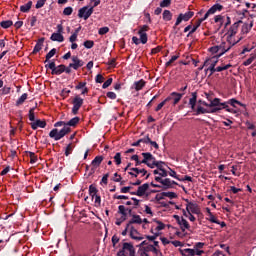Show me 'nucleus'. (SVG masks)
<instances>
[{"mask_svg": "<svg viewBox=\"0 0 256 256\" xmlns=\"http://www.w3.org/2000/svg\"><path fill=\"white\" fill-rule=\"evenodd\" d=\"M71 131V127L64 126L60 131L57 128H54L50 131L49 137L51 139H54V141H60V139H63L65 135H69V132Z\"/></svg>", "mask_w": 256, "mask_h": 256, "instance_id": "nucleus-1", "label": "nucleus"}, {"mask_svg": "<svg viewBox=\"0 0 256 256\" xmlns=\"http://www.w3.org/2000/svg\"><path fill=\"white\" fill-rule=\"evenodd\" d=\"M116 256H135V246L129 242H124L122 249L117 252Z\"/></svg>", "mask_w": 256, "mask_h": 256, "instance_id": "nucleus-2", "label": "nucleus"}, {"mask_svg": "<svg viewBox=\"0 0 256 256\" xmlns=\"http://www.w3.org/2000/svg\"><path fill=\"white\" fill-rule=\"evenodd\" d=\"M217 63H219V58L213 56L212 58L206 59L204 62V67H208L207 71H210V77L217 71Z\"/></svg>", "mask_w": 256, "mask_h": 256, "instance_id": "nucleus-3", "label": "nucleus"}, {"mask_svg": "<svg viewBox=\"0 0 256 256\" xmlns=\"http://www.w3.org/2000/svg\"><path fill=\"white\" fill-rule=\"evenodd\" d=\"M45 69H51V75H62V73H65V64L56 66L55 61H52L45 65Z\"/></svg>", "mask_w": 256, "mask_h": 256, "instance_id": "nucleus-4", "label": "nucleus"}, {"mask_svg": "<svg viewBox=\"0 0 256 256\" xmlns=\"http://www.w3.org/2000/svg\"><path fill=\"white\" fill-rule=\"evenodd\" d=\"M193 15H195V12H193V11H188L184 14L180 13L178 15V18L176 19L173 29H177V27H179V25H181V23H183V21H185V22L189 21V19H191L193 17Z\"/></svg>", "mask_w": 256, "mask_h": 256, "instance_id": "nucleus-5", "label": "nucleus"}, {"mask_svg": "<svg viewBox=\"0 0 256 256\" xmlns=\"http://www.w3.org/2000/svg\"><path fill=\"white\" fill-rule=\"evenodd\" d=\"M241 39H243V37H240L236 42L234 43H230L227 46L226 42H222L219 47H220V53L216 55V57L219 59V57H223V55H225V53H227L228 51H231V47L237 45V43H239V41H241Z\"/></svg>", "mask_w": 256, "mask_h": 256, "instance_id": "nucleus-6", "label": "nucleus"}, {"mask_svg": "<svg viewBox=\"0 0 256 256\" xmlns=\"http://www.w3.org/2000/svg\"><path fill=\"white\" fill-rule=\"evenodd\" d=\"M84 100L81 98V96L76 95L72 100V114L77 115L79 113V109L83 107Z\"/></svg>", "mask_w": 256, "mask_h": 256, "instance_id": "nucleus-7", "label": "nucleus"}, {"mask_svg": "<svg viewBox=\"0 0 256 256\" xmlns=\"http://www.w3.org/2000/svg\"><path fill=\"white\" fill-rule=\"evenodd\" d=\"M209 107H222V109H225L228 113H233V109L229 108V105H227L226 102H221L220 98H214L211 100Z\"/></svg>", "mask_w": 256, "mask_h": 256, "instance_id": "nucleus-8", "label": "nucleus"}, {"mask_svg": "<svg viewBox=\"0 0 256 256\" xmlns=\"http://www.w3.org/2000/svg\"><path fill=\"white\" fill-rule=\"evenodd\" d=\"M91 15H93V7L89 8V6H84L78 11L79 19H84L85 21H87Z\"/></svg>", "mask_w": 256, "mask_h": 256, "instance_id": "nucleus-9", "label": "nucleus"}, {"mask_svg": "<svg viewBox=\"0 0 256 256\" xmlns=\"http://www.w3.org/2000/svg\"><path fill=\"white\" fill-rule=\"evenodd\" d=\"M147 191H149V183H144L138 187L137 191L130 192V195H136L137 197H145Z\"/></svg>", "mask_w": 256, "mask_h": 256, "instance_id": "nucleus-10", "label": "nucleus"}, {"mask_svg": "<svg viewBox=\"0 0 256 256\" xmlns=\"http://www.w3.org/2000/svg\"><path fill=\"white\" fill-rule=\"evenodd\" d=\"M186 211L188 215H191V213H193L194 215L201 214V209L199 208V205L193 202H189V204L186 205Z\"/></svg>", "mask_w": 256, "mask_h": 256, "instance_id": "nucleus-11", "label": "nucleus"}, {"mask_svg": "<svg viewBox=\"0 0 256 256\" xmlns=\"http://www.w3.org/2000/svg\"><path fill=\"white\" fill-rule=\"evenodd\" d=\"M72 63L69 64V67H72L74 71H77L78 69H81L83 65H85V62L81 59H79V56H72Z\"/></svg>", "mask_w": 256, "mask_h": 256, "instance_id": "nucleus-12", "label": "nucleus"}, {"mask_svg": "<svg viewBox=\"0 0 256 256\" xmlns=\"http://www.w3.org/2000/svg\"><path fill=\"white\" fill-rule=\"evenodd\" d=\"M183 95H185V93H177V92H172L166 99L165 101H173V105H177V103H179V101H181V99H183Z\"/></svg>", "mask_w": 256, "mask_h": 256, "instance_id": "nucleus-13", "label": "nucleus"}, {"mask_svg": "<svg viewBox=\"0 0 256 256\" xmlns=\"http://www.w3.org/2000/svg\"><path fill=\"white\" fill-rule=\"evenodd\" d=\"M31 128L33 129V131H37V129H45V127H47V122L45 120H36L34 122L30 123Z\"/></svg>", "mask_w": 256, "mask_h": 256, "instance_id": "nucleus-14", "label": "nucleus"}, {"mask_svg": "<svg viewBox=\"0 0 256 256\" xmlns=\"http://www.w3.org/2000/svg\"><path fill=\"white\" fill-rule=\"evenodd\" d=\"M243 23V20H239L235 22L228 30L229 37H234V35H237V32L239 31V25Z\"/></svg>", "mask_w": 256, "mask_h": 256, "instance_id": "nucleus-15", "label": "nucleus"}, {"mask_svg": "<svg viewBox=\"0 0 256 256\" xmlns=\"http://www.w3.org/2000/svg\"><path fill=\"white\" fill-rule=\"evenodd\" d=\"M130 171L133 172H128V175H131V177H134L135 179H137V177L140 175V173H142V177H145V175L147 174V171L145 170V168L143 169H139L137 167L135 168H130Z\"/></svg>", "mask_w": 256, "mask_h": 256, "instance_id": "nucleus-16", "label": "nucleus"}, {"mask_svg": "<svg viewBox=\"0 0 256 256\" xmlns=\"http://www.w3.org/2000/svg\"><path fill=\"white\" fill-rule=\"evenodd\" d=\"M130 237L134 239V241H143V236L135 229V226H130Z\"/></svg>", "mask_w": 256, "mask_h": 256, "instance_id": "nucleus-17", "label": "nucleus"}, {"mask_svg": "<svg viewBox=\"0 0 256 256\" xmlns=\"http://www.w3.org/2000/svg\"><path fill=\"white\" fill-rule=\"evenodd\" d=\"M143 223V219H141L140 215L133 214L132 219L128 222V225L133 226V225H141Z\"/></svg>", "mask_w": 256, "mask_h": 256, "instance_id": "nucleus-18", "label": "nucleus"}, {"mask_svg": "<svg viewBox=\"0 0 256 256\" xmlns=\"http://www.w3.org/2000/svg\"><path fill=\"white\" fill-rule=\"evenodd\" d=\"M45 42V38H40L36 45L34 46V49L32 51L33 55H37L41 49H43V43Z\"/></svg>", "mask_w": 256, "mask_h": 256, "instance_id": "nucleus-19", "label": "nucleus"}, {"mask_svg": "<svg viewBox=\"0 0 256 256\" xmlns=\"http://www.w3.org/2000/svg\"><path fill=\"white\" fill-rule=\"evenodd\" d=\"M50 40L57 41L58 43H63V41H65V37L63 36V34L54 32V33H52Z\"/></svg>", "mask_w": 256, "mask_h": 256, "instance_id": "nucleus-20", "label": "nucleus"}, {"mask_svg": "<svg viewBox=\"0 0 256 256\" xmlns=\"http://www.w3.org/2000/svg\"><path fill=\"white\" fill-rule=\"evenodd\" d=\"M226 103H227V105H231L232 107H237L236 105H239L240 107H244V109H246V107H247V105L241 103L240 101H238L235 98H231Z\"/></svg>", "mask_w": 256, "mask_h": 256, "instance_id": "nucleus-21", "label": "nucleus"}, {"mask_svg": "<svg viewBox=\"0 0 256 256\" xmlns=\"http://www.w3.org/2000/svg\"><path fill=\"white\" fill-rule=\"evenodd\" d=\"M251 29H253V21H250V24L244 23L241 28V33H243V35H247Z\"/></svg>", "mask_w": 256, "mask_h": 256, "instance_id": "nucleus-22", "label": "nucleus"}, {"mask_svg": "<svg viewBox=\"0 0 256 256\" xmlns=\"http://www.w3.org/2000/svg\"><path fill=\"white\" fill-rule=\"evenodd\" d=\"M142 157H144V159L142 160V163L144 165H147L149 163L150 159H155V156H153V154H151V152H143Z\"/></svg>", "mask_w": 256, "mask_h": 256, "instance_id": "nucleus-23", "label": "nucleus"}, {"mask_svg": "<svg viewBox=\"0 0 256 256\" xmlns=\"http://www.w3.org/2000/svg\"><path fill=\"white\" fill-rule=\"evenodd\" d=\"M192 97L189 99V105L191 106V109L195 110V105H197V92H192Z\"/></svg>", "mask_w": 256, "mask_h": 256, "instance_id": "nucleus-24", "label": "nucleus"}, {"mask_svg": "<svg viewBox=\"0 0 256 256\" xmlns=\"http://www.w3.org/2000/svg\"><path fill=\"white\" fill-rule=\"evenodd\" d=\"M31 7H33V1H28L27 4L20 6V11L22 13H29Z\"/></svg>", "mask_w": 256, "mask_h": 256, "instance_id": "nucleus-25", "label": "nucleus"}, {"mask_svg": "<svg viewBox=\"0 0 256 256\" xmlns=\"http://www.w3.org/2000/svg\"><path fill=\"white\" fill-rule=\"evenodd\" d=\"M103 156H96L92 162L91 165L97 169V167H99L101 165V163H103Z\"/></svg>", "mask_w": 256, "mask_h": 256, "instance_id": "nucleus-26", "label": "nucleus"}, {"mask_svg": "<svg viewBox=\"0 0 256 256\" xmlns=\"http://www.w3.org/2000/svg\"><path fill=\"white\" fill-rule=\"evenodd\" d=\"M118 213L120 215H122V217L120 219L122 223H123V221L127 220V212L125 211V206H123V205L118 206Z\"/></svg>", "mask_w": 256, "mask_h": 256, "instance_id": "nucleus-27", "label": "nucleus"}, {"mask_svg": "<svg viewBox=\"0 0 256 256\" xmlns=\"http://www.w3.org/2000/svg\"><path fill=\"white\" fill-rule=\"evenodd\" d=\"M178 225H180L181 231L183 232H185V229H191V225H189V222L183 217H181V221Z\"/></svg>", "mask_w": 256, "mask_h": 256, "instance_id": "nucleus-28", "label": "nucleus"}, {"mask_svg": "<svg viewBox=\"0 0 256 256\" xmlns=\"http://www.w3.org/2000/svg\"><path fill=\"white\" fill-rule=\"evenodd\" d=\"M201 23H203L202 20L198 19L196 24L192 26L191 31H189V33L187 34V37H193V33H195V31H197V29L201 27Z\"/></svg>", "mask_w": 256, "mask_h": 256, "instance_id": "nucleus-29", "label": "nucleus"}, {"mask_svg": "<svg viewBox=\"0 0 256 256\" xmlns=\"http://www.w3.org/2000/svg\"><path fill=\"white\" fill-rule=\"evenodd\" d=\"M81 121V118L74 117L70 121L66 122V127H77V124Z\"/></svg>", "mask_w": 256, "mask_h": 256, "instance_id": "nucleus-30", "label": "nucleus"}, {"mask_svg": "<svg viewBox=\"0 0 256 256\" xmlns=\"http://www.w3.org/2000/svg\"><path fill=\"white\" fill-rule=\"evenodd\" d=\"M217 11H223V5H221V4H214L209 9V13H211L212 15H215V13H217Z\"/></svg>", "mask_w": 256, "mask_h": 256, "instance_id": "nucleus-31", "label": "nucleus"}, {"mask_svg": "<svg viewBox=\"0 0 256 256\" xmlns=\"http://www.w3.org/2000/svg\"><path fill=\"white\" fill-rule=\"evenodd\" d=\"M135 91H141L143 87H145V80L141 79L139 81L134 82Z\"/></svg>", "mask_w": 256, "mask_h": 256, "instance_id": "nucleus-32", "label": "nucleus"}, {"mask_svg": "<svg viewBox=\"0 0 256 256\" xmlns=\"http://www.w3.org/2000/svg\"><path fill=\"white\" fill-rule=\"evenodd\" d=\"M73 149H75V145H73V143H69L65 148L64 155L69 157V155L73 153Z\"/></svg>", "mask_w": 256, "mask_h": 256, "instance_id": "nucleus-33", "label": "nucleus"}, {"mask_svg": "<svg viewBox=\"0 0 256 256\" xmlns=\"http://www.w3.org/2000/svg\"><path fill=\"white\" fill-rule=\"evenodd\" d=\"M28 94L24 93L21 95V97L18 98L16 101V107H19L20 105H23L25 101H27Z\"/></svg>", "mask_w": 256, "mask_h": 256, "instance_id": "nucleus-34", "label": "nucleus"}, {"mask_svg": "<svg viewBox=\"0 0 256 256\" xmlns=\"http://www.w3.org/2000/svg\"><path fill=\"white\" fill-rule=\"evenodd\" d=\"M57 54V49L53 48L49 51V53L46 54V60L44 61V63H49V60L52 57H55V55Z\"/></svg>", "mask_w": 256, "mask_h": 256, "instance_id": "nucleus-35", "label": "nucleus"}, {"mask_svg": "<svg viewBox=\"0 0 256 256\" xmlns=\"http://www.w3.org/2000/svg\"><path fill=\"white\" fill-rule=\"evenodd\" d=\"M161 185H163V189H165V190L173 189V186H171V179H169V178L163 179Z\"/></svg>", "mask_w": 256, "mask_h": 256, "instance_id": "nucleus-36", "label": "nucleus"}, {"mask_svg": "<svg viewBox=\"0 0 256 256\" xmlns=\"http://www.w3.org/2000/svg\"><path fill=\"white\" fill-rule=\"evenodd\" d=\"M162 17L164 21H171V19H173V13L169 10H164Z\"/></svg>", "mask_w": 256, "mask_h": 256, "instance_id": "nucleus-37", "label": "nucleus"}, {"mask_svg": "<svg viewBox=\"0 0 256 256\" xmlns=\"http://www.w3.org/2000/svg\"><path fill=\"white\" fill-rule=\"evenodd\" d=\"M97 193H99V190L97 189V187H95L94 185H90L89 186L90 197H92V199H95V195H97Z\"/></svg>", "mask_w": 256, "mask_h": 256, "instance_id": "nucleus-38", "label": "nucleus"}, {"mask_svg": "<svg viewBox=\"0 0 256 256\" xmlns=\"http://www.w3.org/2000/svg\"><path fill=\"white\" fill-rule=\"evenodd\" d=\"M26 153H27L28 157H30V163L32 165L37 163L38 158H37V155H35V152L28 151Z\"/></svg>", "mask_w": 256, "mask_h": 256, "instance_id": "nucleus-39", "label": "nucleus"}, {"mask_svg": "<svg viewBox=\"0 0 256 256\" xmlns=\"http://www.w3.org/2000/svg\"><path fill=\"white\" fill-rule=\"evenodd\" d=\"M195 249H191V248H186L184 250H182V255L184 256H195Z\"/></svg>", "mask_w": 256, "mask_h": 256, "instance_id": "nucleus-40", "label": "nucleus"}, {"mask_svg": "<svg viewBox=\"0 0 256 256\" xmlns=\"http://www.w3.org/2000/svg\"><path fill=\"white\" fill-rule=\"evenodd\" d=\"M12 25H13V21L11 20L0 22V27H2V29H9V27H12Z\"/></svg>", "mask_w": 256, "mask_h": 256, "instance_id": "nucleus-41", "label": "nucleus"}, {"mask_svg": "<svg viewBox=\"0 0 256 256\" xmlns=\"http://www.w3.org/2000/svg\"><path fill=\"white\" fill-rule=\"evenodd\" d=\"M204 113H211L210 110L203 108L202 106H198L196 109L195 115H204Z\"/></svg>", "mask_w": 256, "mask_h": 256, "instance_id": "nucleus-42", "label": "nucleus"}, {"mask_svg": "<svg viewBox=\"0 0 256 256\" xmlns=\"http://www.w3.org/2000/svg\"><path fill=\"white\" fill-rule=\"evenodd\" d=\"M85 49H93V47H95V42L93 40H86L83 43Z\"/></svg>", "mask_w": 256, "mask_h": 256, "instance_id": "nucleus-43", "label": "nucleus"}, {"mask_svg": "<svg viewBox=\"0 0 256 256\" xmlns=\"http://www.w3.org/2000/svg\"><path fill=\"white\" fill-rule=\"evenodd\" d=\"M138 35L140 36V43H142V45H146L148 41L147 33H138Z\"/></svg>", "mask_w": 256, "mask_h": 256, "instance_id": "nucleus-44", "label": "nucleus"}, {"mask_svg": "<svg viewBox=\"0 0 256 256\" xmlns=\"http://www.w3.org/2000/svg\"><path fill=\"white\" fill-rule=\"evenodd\" d=\"M231 67H233V65H231V64H227L224 66H218V67H216V71L218 73H221V71H227V69H231Z\"/></svg>", "mask_w": 256, "mask_h": 256, "instance_id": "nucleus-45", "label": "nucleus"}, {"mask_svg": "<svg viewBox=\"0 0 256 256\" xmlns=\"http://www.w3.org/2000/svg\"><path fill=\"white\" fill-rule=\"evenodd\" d=\"M164 197H168L169 199H177V193L175 192H162Z\"/></svg>", "mask_w": 256, "mask_h": 256, "instance_id": "nucleus-46", "label": "nucleus"}, {"mask_svg": "<svg viewBox=\"0 0 256 256\" xmlns=\"http://www.w3.org/2000/svg\"><path fill=\"white\" fill-rule=\"evenodd\" d=\"M154 223H157L156 231H163L165 229V224L157 219H154Z\"/></svg>", "mask_w": 256, "mask_h": 256, "instance_id": "nucleus-47", "label": "nucleus"}, {"mask_svg": "<svg viewBox=\"0 0 256 256\" xmlns=\"http://www.w3.org/2000/svg\"><path fill=\"white\" fill-rule=\"evenodd\" d=\"M179 59V55H174L171 57V59L166 62L165 67H171V64L175 63Z\"/></svg>", "mask_w": 256, "mask_h": 256, "instance_id": "nucleus-48", "label": "nucleus"}, {"mask_svg": "<svg viewBox=\"0 0 256 256\" xmlns=\"http://www.w3.org/2000/svg\"><path fill=\"white\" fill-rule=\"evenodd\" d=\"M256 58L255 55H251V57H249L246 61L243 62L244 67H249V65H251V63H253V60Z\"/></svg>", "mask_w": 256, "mask_h": 256, "instance_id": "nucleus-49", "label": "nucleus"}, {"mask_svg": "<svg viewBox=\"0 0 256 256\" xmlns=\"http://www.w3.org/2000/svg\"><path fill=\"white\" fill-rule=\"evenodd\" d=\"M209 51H210V53H212L213 55H215V54H217V53H218V55H219V53H220V47H219V45L213 46V47L209 48Z\"/></svg>", "mask_w": 256, "mask_h": 256, "instance_id": "nucleus-50", "label": "nucleus"}, {"mask_svg": "<svg viewBox=\"0 0 256 256\" xmlns=\"http://www.w3.org/2000/svg\"><path fill=\"white\" fill-rule=\"evenodd\" d=\"M109 33V27L105 26L98 30V35H107Z\"/></svg>", "mask_w": 256, "mask_h": 256, "instance_id": "nucleus-51", "label": "nucleus"}, {"mask_svg": "<svg viewBox=\"0 0 256 256\" xmlns=\"http://www.w3.org/2000/svg\"><path fill=\"white\" fill-rule=\"evenodd\" d=\"M114 161L116 165H121V152H117L114 156Z\"/></svg>", "mask_w": 256, "mask_h": 256, "instance_id": "nucleus-52", "label": "nucleus"}, {"mask_svg": "<svg viewBox=\"0 0 256 256\" xmlns=\"http://www.w3.org/2000/svg\"><path fill=\"white\" fill-rule=\"evenodd\" d=\"M73 14V8L71 6H68L66 8H64L63 10V15H72Z\"/></svg>", "mask_w": 256, "mask_h": 256, "instance_id": "nucleus-53", "label": "nucleus"}, {"mask_svg": "<svg viewBox=\"0 0 256 256\" xmlns=\"http://www.w3.org/2000/svg\"><path fill=\"white\" fill-rule=\"evenodd\" d=\"M45 3H47V0H38L36 5H35V8L36 9H41L42 7L45 6Z\"/></svg>", "mask_w": 256, "mask_h": 256, "instance_id": "nucleus-54", "label": "nucleus"}, {"mask_svg": "<svg viewBox=\"0 0 256 256\" xmlns=\"http://www.w3.org/2000/svg\"><path fill=\"white\" fill-rule=\"evenodd\" d=\"M87 87V82H79L78 85L75 86L76 91H79L81 89H85Z\"/></svg>", "mask_w": 256, "mask_h": 256, "instance_id": "nucleus-55", "label": "nucleus"}, {"mask_svg": "<svg viewBox=\"0 0 256 256\" xmlns=\"http://www.w3.org/2000/svg\"><path fill=\"white\" fill-rule=\"evenodd\" d=\"M171 6V0H162L160 2V7L165 8V7H170Z\"/></svg>", "mask_w": 256, "mask_h": 256, "instance_id": "nucleus-56", "label": "nucleus"}, {"mask_svg": "<svg viewBox=\"0 0 256 256\" xmlns=\"http://www.w3.org/2000/svg\"><path fill=\"white\" fill-rule=\"evenodd\" d=\"M215 23H220V27L223 26V16L222 15H217L214 17Z\"/></svg>", "mask_w": 256, "mask_h": 256, "instance_id": "nucleus-57", "label": "nucleus"}, {"mask_svg": "<svg viewBox=\"0 0 256 256\" xmlns=\"http://www.w3.org/2000/svg\"><path fill=\"white\" fill-rule=\"evenodd\" d=\"M111 83H113V78H108L102 85L103 89H107V87H110Z\"/></svg>", "mask_w": 256, "mask_h": 256, "instance_id": "nucleus-58", "label": "nucleus"}, {"mask_svg": "<svg viewBox=\"0 0 256 256\" xmlns=\"http://www.w3.org/2000/svg\"><path fill=\"white\" fill-rule=\"evenodd\" d=\"M28 118H29V121H32L33 123H35V112H33V109L29 110Z\"/></svg>", "mask_w": 256, "mask_h": 256, "instance_id": "nucleus-59", "label": "nucleus"}, {"mask_svg": "<svg viewBox=\"0 0 256 256\" xmlns=\"http://www.w3.org/2000/svg\"><path fill=\"white\" fill-rule=\"evenodd\" d=\"M208 221H210V223H219V220L215 217V215H213V213H210Z\"/></svg>", "mask_w": 256, "mask_h": 256, "instance_id": "nucleus-60", "label": "nucleus"}, {"mask_svg": "<svg viewBox=\"0 0 256 256\" xmlns=\"http://www.w3.org/2000/svg\"><path fill=\"white\" fill-rule=\"evenodd\" d=\"M106 97H108V99L115 100L117 99V94L115 92H107Z\"/></svg>", "mask_w": 256, "mask_h": 256, "instance_id": "nucleus-61", "label": "nucleus"}, {"mask_svg": "<svg viewBox=\"0 0 256 256\" xmlns=\"http://www.w3.org/2000/svg\"><path fill=\"white\" fill-rule=\"evenodd\" d=\"M147 31H149V26L143 25V26H140L138 33H147Z\"/></svg>", "mask_w": 256, "mask_h": 256, "instance_id": "nucleus-62", "label": "nucleus"}, {"mask_svg": "<svg viewBox=\"0 0 256 256\" xmlns=\"http://www.w3.org/2000/svg\"><path fill=\"white\" fill-rule=\"evenodd\" d=\"M95 81H96V83H103V81H105V77H103V75H101V74H97Z\"/></svg>", "mask_w": 256, "mask_h": 256, "instance_id": "nucleus-63", "label": "nucleus"}, {"mask_svg": "<svg viewBox=\"0 0 256 256\" xmlns=\"http://www.w3.org/2000/svg\"><path fill=\"white\" fill-rule=\"evenodd\" d=\"M120 238L117 235H113L112 236V245L113 247H115V245H117V243H119Z\"/></svg>", "mask_w": 256, "mask_h": 256, "instance_id": "nucleus-64", "label": "nucleus"}]
</instances>
